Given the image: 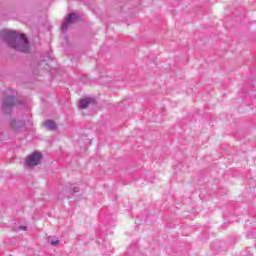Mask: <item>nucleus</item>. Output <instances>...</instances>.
Returning a JSON list of instances; mask_svg holds the SVG:
<instances>
[{
    "label": "nucleus",
    "instance_id": "obj_1",
    "mask_svg": "<svg viewBox=\"0 0 256 256\" xmlns=\"http://www.w3.org/2000/svg\"><path fill=\"white\" fill-rule=\"evenodd\" d=\"M2 40L11 49L20 51L21 53H29V39L25 34H18L17 31H5L1 32Z\"/></svg>",
    "mask_w": 256,
    "mask_h": 256
},
{
    "label": "nucleus",
    "instance_id": "obj_2",
    "mask_svg": "<svg viewBox=\"0 0 256 256\" xmlns=\"http://www.w3.org/2000/svg\"><path fill=\"white\" fill-rule=\"evenodd\" d=\"M15 105H19V101L15 96H6L2 102V111L7 115H11V111Z\"/></svg>",
    "mask_w": 256,
    "mask_h": 256
},
{
    "label": "nucleus",
    "instance_id": "obj_3",
    "mask_svg": "<svg viewBox=\"0 0 256 256\" xmlns=\"http://www.w3.org/2000/svg\"><path fill=\"white\" fill-rule=\"evenodd\" d=\"M42 160L43 154L39 151H34L28 158H26L25 163L27 167H37V165H41Z\"/></svg>",
    "mask_w": 256,
    "mask_h": 256
},
{
    "label": "nucleus",
    "instance_id": "obj_4",
    "mask_svg": "<svg viewBox=\"0 0 256 256\" xmlns=\"http://www.w3.org/2000/svg\"><path fill=\"white\" fill-rule=\"evenodd\" d=\"M77 21H79V16L75 12L69 13L65 22L62 23V33H66L69 29V25H73L74 23H77Z\"/></svg>",
    "mask_w": 256,
    "mask_h": 256
},
{
    "label": "nucleus",
    "instance_id": "obj_5",
    "mask_svg": "<svg viewBox=\"0 0 256 256\" xmlns=\"http://www.w3.org/2000/svg\"><path fill=\"white\" fill-rule=\"evenodd\" d=\"M79 191V187H73L71 184L66 185L65 188L62 189V193L67 199H71V196L75 195V193H79Z\"/></svg>",
    "mask_w": 256,
    "mask_h": 256
},
{
    "label": "nucleus",
    "instance_id": "obj_6",
    "mask_svg": "<svg viewBox=\"0 0 256 256\" xmlns=\"http://www.w3.org/2000/svg\"><path fill=\"white\" fill-rule=\"evenodd\" d=\"M10 127L11 129H13V131H21V129H23V127H25V121L23 120H16V119H12L10 122Z\"/></svg>",
    "mask_w": 256,
    "mask_h": 256
},
{
    "label": "nucleus",
    "instance_id": "obj_7",
    "mask_svg": "<svg viewBox=\"0 0 256 256\" xmlns=\"http://www.w3.org/2000/svg\"><path fill=\"white\" fill-rule=\"evenodd\" d=\"M44 127H46V129H49V131H55V129H57V123H55V121L53 120H47L46 122H44Z\"/></svg>",
    "mask_w": 256,
    "mask_h": 256
},
{
    "label": "nucleus",
    "instance_id": "obj_8",
    "mask_svg": "<svg viewBox=\"0 0 256 256\" xmlns=\"http://www.w3.org/2000/svg\"><path fill=\"white\" fill-rule=\"evenodd\" d=\"M91 98H84L82 100L79 101V107L80 109H87V107H89V105H91Z\"/></svg>",
    "mask_w": 256,
    "mask_h": 256
},
{
    "label": "nucleus",
    "instance_id": "obj_9",
    "mask_svg": "<svg viewBox=\"0 0 256 256\" xmlns=\"http://www.w3.org/2000/svg\"><path fill=\"white\" fill-rule=\"evenodd\" d=\"M47 241L51 245H59V239H57V238H53V237L49 236V237H47Z\"/></svg>",
    "mask_w": 256,
    "mask_h": 256
},
{
    "label": "nucleus",
    "instance_id": "obj_10",
    "mask_svg": "<svg viewBox=\"0 0 256 256\" xmlns=\"http://www.w3.org/2000/svg\"><path fill=\"white\" fill-rule=\"evenodd\" d=\"M19 230H20V231H27V226H20V227H19Z\"/></svg>",
    "mask_w": 256,
    "mask_h": 256
}]
</instances>
